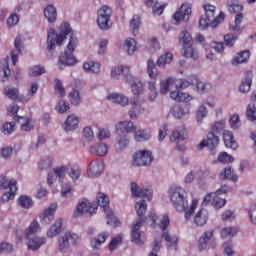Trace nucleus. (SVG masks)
I'll list each match as a JSON object with an SVG mask.
<instances>
[{
    "label": "nucleus",
    "instance_id": "23",
    "mask_svg": "<svg viewBox=\"0 0 256 256\" xmlns=\"http://www.w3.org/2000/svg\"><path fill=\"white\" fill-rule=\"evenodd\" d=\"M117 133H135L137 126L131 120L120 121L115 125Z\"/></svg>",
    "mask_w": 256,
    "mask_h": 256
},
{
    "label": "nucleus",
    "instance_id": "2",
    "mask_svg": "<svg viewBox=\"0 0 256 256\" xmlns=\"http://www.w3.org/2000/svg\"><path fill=\"white\" fill-rule=\"evenodd\" d=\"M168 197L170 203L173 205L174 209L179 213L187 211L189 207V202L187 201L188 193L185 188L179 185H172L168 191Z\"/></svg>",
    "mask_w": 256,
    "mask_h": 256
},
{
    "label": "nucleus",
    "instance_id": "25",
    "mask_svg": "<svg viewBox=\"0 0 256 256\" xmlns=\"http://www.w3.org/2000/svg\"><path fill=\"white\" fill-rule=\"evenodd\" d=\"M90 153L96 157H105L109 153V146L106 142H98L90 146Z\"/></svg>",
    "mask_w": 256,
    "mask_h": 256
},
{
    "label": "nucleus",
    "instance_id": "29",
    "mask_svg": "<svg viewBox=\"0 0 256 256\" xmlns=\"http://www.w3.org/2000/svg\"><path fill=\"white\" fill-rule=\"evenodd\" d=\"M27 239V247L30 249V251H37L42 245H45L47 243V239L45 237H39V236H31Z\"/></svg>",
    "mask_w": 256,
    "mask_h": 256
},
{
    "label": "nucleus",
    "instance_id": "30",
    "mask_svg": "<svg viewBox=\"0 0 256 256\" xmlns=\"http://www.w3.org/2000/svg\"><path fill=\"white\" fill-rule=\"evenodd\" d=\"M207 221H209V212L205 208L199 209L194 216L195 225L197 227H203L207 225Z\"/></svg>",
    "mask_w": 256,
    "mask_h": 256
},
{
    "label": "nucleus",
    "instance_id": "51",
    "mask_svg": "<svg viewBox=\"0 0 256 256\" xmlns=\"http://www.w3.org/2000/svg\"><path fill=\"white\" fill-rule=\"evenodd\" d=\"M179 43L183 45V47H189L190 45H193V36H191L189 31L184 30L179 35Z\"/></svg>",
    "mask_w": 256,
    "mask_h": 256
},
{
    "label": "nucleus",
    "instance_id": "43",
    "mask_svg": "<svg viewBox=\"0 0 256 256\" xmlns=\"http://www.w3.org/2000/svg\"><path fill=\"white\" fill-rule=\"evenodd\" d=\"M249 57H251V52L249 50H244L236 54L235 58L232 59V65L237 67V65H241L243 63H247L249 61Z\"/></svg>",
    "mask_w": 256,
    "mask_h": 256
},
{
    "label": "nucleus",
    "instance_id": "31",
    "mask_svg": "<svg viewBox=\"0 0 256 256\" xmlns=\"http://www.w3.org/2000/svg\"><path fill=\"white\" fill-rule=\"evenodd\" d=\"M110 235L111 233H109L108 231H103L99 233L96 237L91 239V247L93 249H101V245H103V243H105V241L109 239Z\"/></svg>",
    "mask_w": 256,
    "mask_h": 256
},
{
    "label": "nucleus",
    "instance_id": "38",
    "mask_svg": "<svg viewBox=\"0 0 256 256\" xmlns=\"http://www.w3.org/2000/svg\"><path fill=\"white\" fill-rule=\"evenodd\" d=\"M83 70L85 73L92 75H99L101 73V63L95 61H88L83 64Z\"/></svg>",
    "mask_w": 256,
    "mask_h": 256
},
{
    "label": "nucleus",
    "instance_id": "52",
    "mask_svg": "<svg viewBox=\"0 0 256 256\" xmlns=\"http://www.w3.org/2000/svg\"><path fill=\"white\" fill-rule=\"evenodd\" d=\"M161 247H163L162 236L157 235L154 237V241L152 243V252H150L148 256H159L157 253L161 251Z\"/></svg>",
    "mask_w": 256,
    "mask_h": 256
},
{
    "label": "nucleus",
    "instance_id": "63",
    "mask_svg": "<svg viewBox=\"0 0 256 256\" xmlns=\"http://www.w3.org/2000/svg\"><path fill=\"white\" fill-rule=\"evenodd\" d=\"M229 125L234 131L241 128V118H239V114H233L230 116Z\"/></svg>",
    "mask_w": 256,
    "mask_h": 256
},
{
    "label": "nucleus",
    "instance_id": "19",
    "mask_svg": "<svg viewBox=\"0 0 256 256\" xmlns=\"http://www.w3.org/2000/svg\"><path fill=\"white\" fill-rule=\"evenodd\" d=\"M105 169L103 161L101 160H92L87 168L88 177H99Z\"/></svg>",
    "mask_w": 256,
    "mask_h": 256
},
{
    "label": "nucleus",
    "instance_id": "14",
    "mask_svg": "<svg viewBox=\"0 0 256 256\" xmlns=\"http://www.w3.org/2000/svg\"><path fill=\"white\" fill-rule=\"evenodd\" d=\"M209 203H211L214 209H223V206L227 205V200L225 198H222L215 192H211L208 193L203 200L204 205H209Z\"/></svg>",
    "mask_w": 256,
    "mask_h": 256
},
{
    "label": "nucleus",
    "instance_id": "20",
    "mask_svg": "<svg viewBox=\"0 0 256 256\" xmlns=\"http://www.w3.org/2000/svg\"><path fill=\"white\" fill-rule=\"evenodd\" d=\"M130 105H131V108L128 111V115H129L130 119H132V120L139 119V117H141V115H144L145 108L143 106H141V104H139V102L137 101V98H134L130 102Z\"/></svg>",
    "mask_w": 256,
    "mask_h": 256
},
{
    "label": "nucleus",
    "instance_id": "64",
    "mask_svg": "<svg viewBox=\"0 0 256 256\" xmlns=\"http://www.w3.org/2000/svg\"><path fill=\"white\" fill-rule=\"evenodd\" d=\"M248 121H256V108L254 103H249L246 110Z\"/></svg>",
    "mask_w": 256,
    "mask_h": 256
},
{
    "label": "nucleus",
    "instance_id": "9",
    "mask_svg": "<svg viewBox=\"0 0 256 256\" xmlns=\"http://www.w3.org/2000/svg\"><path fill=\"white\" fill-rule=\"evenodd\" d=\"M84 213H89L90 215L97 213V203H91L85 198L79 200L73 215L74 217H81Z\"/></svg>",
    "mask_w": 256,
    "mask_h": 256
},
{
    "label": "nucleus",
    "instance_id": "22",
    "mask_svg": "<svg viewBox=\"0 0 256 256\" xmlns=\"http://www.w3.org/2000/svg\"><path fill=\"white\" fill-rule=\"evenodd\" d=\"M63 233V219H57L46 231V237L48 239H54V237H59Z\"/></svg>",
    "mask_w": 256,
    "mask_h": 256
},
{
    "label": "nucleus",
    "instance_id": "53",
    "mask_svg": "<svg viewBox=\"0 0 256 256\" xmlns=\"http://www.w3.org/2000/svg\"><path fill=\"white\" fill-rule=\"evenodd\" d=\"M97 207H102L104 209V212L107 213L109 211V197L105 195L104 193H98L97 194Z\"/></svg>",
    "mask_w": 256,
    "mask_h": 256
},
{
    "label": "nucleus",
    "instance_id": "12",
    "mask_svg": "<svg viewBox=\"0 0 256 256\" xmlns=\"http://www.w3.org/2000/svg\"><path fill=\"white\" fill-rule=\"evenodd\" d=\"M192 13V6L190 3H184L181 5L178 11L173 15L174 25H180L183 21H189V15Z\"/></svg>",
    "mask_w": 256,
    "mask_h": 256
},
{
    "label": "nucleus",
    "instance_id": "56",
    "mask_svg": "<svg viewBox=\"0 0 256 256\" xmlns=\"http://www.w3.org/2000/svg\"><path fill=\"white\" fill-rule=\"evenodd\" d=\"M237 233H239L237 227H226L221 230L220 235L222 239H231L232 237H235Z\"/></svg>",
    "mask_w": 256,
    "mask_h": 256
},
{
    "label": "nucleus",
    "instance_id": "28",
    "mask_svg": "<svg viewBox=\"0 0 256 256\" xmlns=\"http://www.w3.org/2000/svg\"><path fill=\"white\" fill-rule=\"evenodd\" d=\"M107 99L108 101H111V103H116L117 105H120V107H127V105H129V98L123 93H110L107 96Z\"/></svg>",
    "mask_w": 256,
    "mask_h": 256
},
{
    "label": "nucleus",
    "instance_id": "13",
    "mask_svg": "<svg viewBox=\"0 0 256 256\" xmlns=\"http://www.w3.org/2000/svg\"><path fill=\"white\" fill-rule=\"evenodd\" d=\"M225 20V14L223 12H220L218 16H216L214 19L209 18L208 16H201L199 20V29L201 31H205L207 27H211L212 29H215L219 23Z\"/></svg>",
    "mask_w": 256,
    "mask_h": 256
},
{
    "label": "nucleus",
    "instance_id": "5",
    "mask_svg": "<svg viewBox=\"0 0 256 256\" xmlns=\"http://www.w3.org/2000/svg\"><path fill=\"white\" fill-rule=\"evenodd\" d=\"M111 15H113V10L107 5H103L98 9L96 23L101 31H109L113 27Z\"/></svg>",
    "mask_w": 256,
    "mask_h": 256
},
{
    "label": "nucleus",
    "instance_id": "1",
    "mask_svg": "<svg viewBox=\"0 0 256 256\" xmlns=\"http://www.w3.org/2000/svg\"><path fill=\"white\" fill-rule=\"evenodd\" d=\"M60 33L58 34L55 30L50 29L47 33V50L53 51L57 45H62L63 41L67 39V35H70L69 43L64 51V54L59 57V68L68 66L71 67L77 64V58L73 53L77 48L79 42L75 37H73V30H71V25L69 22H62L59 27Z\"/></svg>",
    "mask_w": 256,
    "mask_h": 256
},
{
    "label": "nucleus",
    "instance_id": "62",
    "mask_svg": "<svg viewBox=\"0 0 256 256\" xmlns=\"http://www.w3.org/2000/svg\"><path fill=\"white\" fill-rule=\"evenodd\" d=\"M123 241V234H118L110 241L108 245L109 251H115Z\"/></svg>",
    "mask_w": 256,
    "mask_h": 256
},
{
    "label": "nucleus",
    "instance_id": "45",
    "mask_svg": "<svg viewBox=\"0 0 256 256\" xmlns=\"http://www.w3.org/2000/svg\"><path fill=\"white\" fill-rule=\"evenodd\" d=\"M4 93L8 99H12L13 101L21 102V100L24 99L23 96H19V89L12 86H6L4 88Z\"/></svg>",
    "mask_w": 256,
    "mask_h": 256
},
{
    "label": "nucleus",
    "instance_id": "46",
    "mask_svg": "<svg viewBox=\"0 0 256 256\" xmlns=\"http://www.w3.org/2000/svg\"><path fill=\"white\" fill-rule=\"evenodd\" d=\"M14 45L16 47L15 50L11 51V61H12V65H17V61H19V55L21 53V37H16L15 41H14Z\"/></svg>",
    "mask_w": 256,
    "mask_h": 256
},
{
    "label": "nucleus",
    "instance_id": "47",
    "mask_svg": "<svg viewBox=\"0 0 256 256\" xmlns=\"http://www.w3.org/2000/svg\"><path fill=\"white\" fill-rule=\"evenodd\" d=\"M147 73L150 79H159V70H157V65H155V60L149 59L147 61Z\"/></svg>",
    "mask_w": 256,
    "mask_h": 256
},
{
    "label": "nucleus",
    "instance_id": "49",
    "mask_svg": "<svg viewBox=\"0 0 256 256\" xmlns=\"http://www.w3.org/2000/svg\"><path fill=\"white\" fill-rule=\"evenodd\" d=\"M135 211L139 217L137 219H142V223H143L145 221V218H143V216L145 215V213H147V201L140 200L136 202Z\"/></svg>",
    "mask_w": 256,
    "mask_h": 256
},
{
    "label": "nucleus",
    "instance_id": "42",
    "mask_svg": "<svg viewBox=\"0 0 256 256\" xmlns=\"http://www.w3.org/2000/svg\"><path fill=\"white\" fill-rule=\"evenodd\" d=\"M146 87L149 91L148 99L149 101H155L157 99V96L159 95V92L157 91V80L150 79L146 82Z\"/></svg>",
    "mask_w": 256,
    "mask_h": 256
},
{
    "label": "nucleus",
    "instance_id": "37",
    "mask_svg": "<svg viewBox=\"0 0 256 256\" xmlns=\"http://www.w3.org/2000/svg\"><path fill=\"white\" fill-rule=\"evenodd\" d=\"M125 73H131V68L127 65H120L111 69L110 76L112 79L119 81V79H121V75H125Z\"/></svg>",
    "mask_w": 256,
    "mask_h": 256
},
{
    "label": "nucleus",
    "instance_id": "48",
    "mask_svg": "<svg viewBox=\"0 0 256 256\" xmlns=\"http://www.w3.org/2000/svg\"><path fill=\"white\" fill-rule=\"evenodd\" d=\"M171 61H173V53L166 52L157 59L156 65L160 69H165V65H169Z\"/></svg>",
    "mask_w": 256,
    "mask_h": 256
},
{
    "label": "nucleus",
    "instance_id": "59",
    "mask_svg": "<svg viewBox=\"0 0 256 256\" xmlns=\"http://www.w3.org/2000/svg\"><path fill=\"white\" fill-rule=\"evenodd\" d=\"M140 27H141V16L134 15L130 21V29L133 35H137Z\"/></svg>",
    "mask_w": 256,
    "mask_h": 256
},
{
    "label": "nucleus",
    "instance_id": "60",
    "mask_svg": "<svg viewBox=\"0 0 256 256\" xmlns=\"http://www.w3.org/2000/svg\"><path fill=\"white\" fill-rule=\"evenodd\" d=\"M241 23H243V14L238 13L235 16L234 24H230L229 26L230 31H243Z\"/></svg>",
    "mask_w": 256,
    "mask_h": 256
},
{
    "label": "nucleus",
    "instance_id": "6",
    "mask_svg": "<svg viewBox=\"0 0 256 256\" xmlns=\"http://www.w3.org/2000/svg\"><path fill=\"white\" fill-rule=\"evenodd\" d=\"M151 163H153V152L150 150H138L132 155L131 164L133 167H149Z\"/></svg>",
    "mask_w": 256,
    "mask_h": 256
},
{
    "label": "nucleus",
    "instance_id": "32",
    "mask_svg": "<svg viewBox=\"0 0 256 256\" xmlns=\"http://www.w3.org/2000/svg\"><path fill=\"white\" fill-rule=\"evenodd\" d=\"M43 15L47 23H55L57 21V7L53 4H48L43 9Z\"/></svg>",
    "mask_w": 256,
    "mask_h": 256
},
{
    "label": "nucleus",
    "instance_id": "11",
    "mask_svg": "<svg viewBox=\"0 0 256 256\" xmlns=\"http://www.w3.org/2000/svg\"><path fill=\"white\" fill-rule=\"evenodd\" d=\"M130 191L134 198L147 199V201L153 199V190L151 188L139 186L136 182H131Z\"/></svg>",
    "mask_w": 256,
    "mask_h": 256
},
{
    "label": "nucleus",
    "instance_id": "24",
    "mask_svg": "<svg viewBox=\"0 0 256 256\" xmlns=\"http://www.w3.org/2000/svg\"><path fill=\"white\" fill-rule=\"evenodd\" d=\"M55 211H57V203H52L40 215L41 223H51L55 219Z\"/></svg>",
    "mask_w": 256,
    "mask_h": 256
},
{
    "label": "nucleus",
    "instance_id": "58",
    "mask_svg": "<svg viewBox=\"0 0 256 256\" xmlns=\"http://www.w3.org/2000/svg\"><path fill=\"white\" fill-rule=\"evenodd\" d=\"M96 137L98 141H107V139H111V130L108 128L99 127L96 132Z\"/></svg>",
    "mask_w": 256,
    "mask_h": 256
},
{
    "label": "nucleus",
    "instance_id": "35",
    "mask_svg": "<svg viewBox=\"0 0 256 256\" xmlns=\"http://www.w3.org/2000/svg\"><path fill=\"white\" fill-rule=\"evenodd\" d=\"M123 49L127 53V55L133 57V55H135V52L139 49V46H137V40L131 37L126 38L123 43Z\"/></svg>",
    "mask_w": 256,
    "mask_h": 256
},
{
    "label": "nucleus",
    "instance_id": "33",
    "mask_svg": "<svg viewBox=\"0 0 256 256\" xmlns=\"http://www.w3.org/2000/svg\"><path fill=\"white\" fill-rule=\"evenodd\" d=\"M38 233H41V224H39V221L33 220L30 222L29 226L24 231V237L25 239H28L30 237L37 236Z\"/></svg>",
    "mask_w": 256,
    "mask_h": 256
},
{
    "label": "nucleus",
    "instance_id": "39",
    "mask_svg": "<svg viewBox=\"0 0 256 256\" xmlns=\"http://www.w3.org/2000/svg\"><path fill=\"white\" fill-rule=\"evenodd\" d=\"M176 85V80L173 77H169L160 82V94L167 95L173 87Z\"/></svg>",
    "mask_w": 256,
    "mask_h": 256
},
{
    "label": "nucleus",
    "instance_id": "55",
    "mask_svg": "<svg viewBox=\"0 0 256 256\" xmlns=\"http://www.w3.org/2000/svg\"><path fill=\"white\" fill-rule=\"evenodd\" d=\"M54 163V159L51 156H43L40 161L38 162V168L40 171H45L52 167Z\"/></svg>",
    "mask_w": 256,
    "mask_h": 256
},
{
    "label": "nucleus",
    "instance_id": "40",
    "mask_svg": "<svg viewBox=\"0 0 256 256\" xmlns=\"http://www.w3.org/2000/svg\"><path fill=\"white\" fill-rule=\"evenodd\" d=\"M219 178L221 181H225V179H228L229 181H233L234 183H237L239 181V177L235 174V171L231 167L224 168L220 174Z\"/></svg>",
    "mask_w": 256,
    "mask_h": 256
},
{
    "label": "nucleus",
    "instance_id": "21",
    "mask_svg": "<svg viewBox=\"0 0 256 256\" xmlns=\"http://www.w3.org/2000/svg\"><path fill=\"white\" fill-rule=\"evenodd\" d=\"M129 143H131V139L129 136L123 134L116 138L115 144H114V150L117 155H121L127 147H129Z\"/></svg>",
    "mask_w": 256,
    "mask_h": 256
},
{
    "label": "nucleus",
    "instance_id": "7",
    "mask_svg": "<svg viewBox=\"0 0 256 256\" xmlns=\"http://www.w3.org/2000/svg\"><path fill=\"white\" fill-rule=\"evenodd\" d=\"M142 225L143 220L141 218L136 219L132 223L130 239L135 245H145V241H147V235H145V232L141 231Z\"/></svg>",
    "mask_w": 256,
    "mask_h": 256
},
{
    "label": "nucleus",
    "instance_id": "26",
    "mask_svg": "<svg viewBox=\"0 0 256 256\" xmlns=\"http://www.w3.org/2000/svg\"><path fill=\"white\" fill-rule=\"evenodd\" d=\"M170 99L178 101L180 103H191L193 101V95L187 92H181V90H171Z\"/></svg>",
    "mask_w": 256,
    "mask_h": 256
},
{
    "label": "nucleus",
    "instance_id": "41",
    "mask_svg": "<svg viewBox=\"0 0 256 256\" xmlns=\"http://www.w3.org/2000/svg\"><path fill=\"white\" fill-rule=\"evenodd\" d=\"M161 237L167 242L166 247L168 251H177V245L179 243V237L169 235V232H164V235Z\"/></svg>",
    "mask_w": 256,
    "mask_h": 256
},
{
    "label": "nucleus",
    "instance_id": "57",
    "mask_svg": "<svg viewBox=\"0 0 256 256\" xmlns=\"http://www.w3.org/2000/svg\"><path fill=\"white\" fill-rule=\"evenodd\" d=\"M37 91H39V84L37 82H32L28 90L27 96H23L21 103H27L31 101V97H33V95H35Z\"/></svg>",
    "mask_w": 256,
    "mask_h": 256
},
{
    "label": "nucleus",
    "instance_id": "3",
    "mask_svg": "<svg viewBox=\"0 0 256 256\" xmlns=\"http://www.w3.org/2000/svg\"><path fill=\"white\" fill-rule=\"evenodd\" d=\"M7 189L8 191L2 193L0 198L1 203H9V201H13V199H15V195H17V180L1 175L0 191Z\"/></svg>",
    "mask_w": 256,
    "mask_h": 256
},
{
    "label": "nucleus",
    "instance_id": "18",
    "mask_svg": "<svg viewBox=\"0 0 256 256\" xmlns=\"http://www.w3.org/2000/svg\"><path fill=\"white\" fill-rule=\"evenodd\" d=\"M79 123H81V117L76 114H71L66 118L63 129L66 133L77 131V129H79Z\"/></svg>",
    "mask_w": 256,
    "mask_h": 256
},
{
    "label": "nucleus",
    "instance_id": "10",
    "mask_svg": "<svg viewBox=\"0 0 256 256\" xmlns=\"http://www.w3.org/2000/svg\"><path fill=\"white\" fill-rule=\"evenodd\" d=\"M210 107V109H215L216 103L215 100L211 98H205L202 103L198 106L196 110V121L197 123L201 124L203 123V120L206 119L207 115H209V110H207V106Z\"/></svg>",
    "mask_w": 256,
    "mask_h": 256
},
{
    "label": "nucleus",
    "instance_id": "34",
    "mask_svg": "<svg viewBox=\"0 0 256 256\" xmlns=\"http://www.w3.org/2000/svg\"><path fill=\"white\" fill-rule=\"evenodd\" d=\"M15 121L20 124L21 131L29 132L33 131V128L35 127V124L33 123V119L29 117H21L16 116Z\"/></svg>",
    "mask_w": 256,
    "mask_h": 256
},
{
    "label": "nucleus",
    "instance_id": "15",
    "mask_svg": "<svg viewBox=\"0 0 256 256\" xmlns=\"http://www.w3.org/2000/svg\"><path fill=\"white\" fill-rule=\"evenodd\" d=\"M185 139H187V128L185 125L176 126L170 135V141L176 143L177 149H181L179 143L185 141Z\"/></svg>",
    "mask_w": 256,
    "mask_h": 256
},
{
    "label": "nucleus",
    "instance_id": "4",
    "mask_svg": "<svg viewBox=\"0 0 256 256\" xmlns=\"http://www.w3.org/2000/svg\"><path fill=\"white\" fill-rule=\"evenodd\" d=\"M81 243V236L77 233L66 231L58 238V251L60 253H69L71 245H79Z\"/></svg>",
    "mask_w": 256,
    "mask_h": 256
},
{
    "label": "nucleus",
    "instance_id": "36",
    "mask_svg": "<svg viewBox=\"0 0 256 256\" xmlns=\"http://www.w3.org/2000/svg\"><path fill=\"white\" fill-rule=\"evenodd\" d=\"M253 85V71H247L245 77L240 84L239 91L241 93H249L251 86Z\"/></svg>",
    "mask_w": 256,
    "mask_h": 256
},
{
    "label": "nucleus",
    "instance_id": "61",
    "mask_svg": "<svg viewBox=\"0 0 256 256\" xmlns=\"http://www.w3.org/2000/svg\"><path fill=\"white\" fill-rule=\"evenodd\" d=\"M217 161H218V163H223L224 165H229V163H233V161H235V158L227 152H220L218 154Z\"/></svg>",
    "mask_w": 256,
    "mask_h": 256
},
{
    "label": "nucleus",
    "instance_id": "44",
    "mask_svg": "<svg viewBox=\"0 0 256 256\" xmlns=\"http://www.w3.org/2000/svg\"><path fill=\"white\" fill-rule=\"evenodd\" d=\"M223 140H224V145L228 147L229 149H237L238 145L237 142L235 141V138L233 137V132L226 130L223 132Z\"/></svg>",
    "mask_w": 256,
    "mask_h": 256
},
{
    "label": "nucleus",
    "instance_id": "54",
    "mask_svg": "<svg viewBox=\"0 0 256 256\" xmlns=\"http://www.w3.org/2000/svg\"><path fill=\"white\" fill-rule=\"evenodd\" d=\"M17 203L22 209H31L33 207V199L27 195L19 196Z\"/></svg>",
    "mask_w": 256,
    "mask_h": 256
},
{
    "label": "nucleus",
    "instance_id": "50",
    "mask_svg": "<svg viewBox=\"0 0 256 256\" xmlns=\"http://www.w3.org/2000/svg\"><path fill=\"white\" fill-rule=\"evenodd\" d=\"M192 46L193 45L183 46L182 55L186 59H194L195 60V59L199 58V52L197 51V49L193 48Z\"/></svg>",
    "mask_w": 256,
    "mask_h": 256
},
{
    "label": "nucleus",
    "instance_id": "17",
    "mask_svg": "<svg viewBox=\"0 0 256 256\" xmlns=\"http://www.w3.org/2000/svg\"><path fill=\"white\" fill-rule=\"evenodd\" d=\"M191 111V106L189 104L182 105H173L170 108V115L174 117V119H183L185 115H189Z\"/></svg>",
    "mask_w": 256,
    "mask_h": 256
},
{
    "label": "nucleus",
    "instance_id": "27",
    "mask_svg": "<svg viewBox=\"0 0 256 256\" xmlns=\"http://www.w3.org/2000/svg\"><path fill=\"white\" fill-rule=\"evenodd\" d=\"M133 137L136 143H145V141H151L153 135L151 134V129L140 128L134 131Z\"/></svg>",
    "mask_w": 256,
    "mask_h": 256
},
{
    "label": "nucleus",
    "instance_id": "8",
    "mask_svg": "<svg viewBox=\"0 0 256 256\" xmlns=\"http://www.w3.org/2000/svg\"><path fill=\"white\" fill-rule=\"evenodd\" d=\"M215 235V230H206L198 240L199 251H205V249H215L217 247V239L213 236Z\"/></svg>",
    "mask_w": 256,
    "mask_h": 256
},
{
    "label": "nucleus",
    "instance_id": "16",
    "mask_svg": "<svg viewBox=\"0 0 256 256\" xmlns=\"http://www.w3.org/2000/svg\"><path fill=\"white\" fill-rule=\"evenodd\" d=\"M219 146V137L215 135L214 132H210L207 134L206 138L203 139L198 145L197 149H205L207 147L210 151H213V149H217Z\"/></svg>",
    "mask_w": 256,
    "mask_h": 256
}]
</instances>
